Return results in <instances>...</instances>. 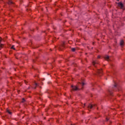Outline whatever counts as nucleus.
Instances as JSON below:
<instances>
[{
  "instance_id": "obj_1",
  "label": "nucleus",
  "mask_w": 125,
  "mask_h": 125,
  "mask_svg": "<svg viewBox=\"0 0 125 125\" xmlns=\"http://www.w3.org/2000/svg\"><path fill=\"white\" fill-rule=\"evenodd\" d=\"M83 85H84V83L82 82V83H79V84H78V86H74L72 85L71 87L72 88V90L77 91L81 89V88H80V86H83Z\"/></svg>"
},
{
  "instance_id": "obj_2",
  "label": "nucleus",
  "mask_w": 125,
  "mask_h": 125,
  "mask_svg": "<svg viewBox=\"0 0 125 125\" xmlns=\"http://www.w3.org/2000/svg\"><path fill=\"white\" fill-rule=\"evenodd\" d=\"M118 6L123 9V8H124V4H123L122 2H120L118 3Z\"/></svg>"
},
{
  "instance_id": "obj_3",
  "label": "nucleus",
  "mask_w": 125,
  "mask_h": 125,
  "mask_svg": "<svg viewBox=\"0 0 125 125\" xmlns=\"http://www.w3.org/2000/svg\"><path fill=\"white\" fill-rule=\"evenodd\" d=\"M104 59L107 61H110V57L109 56H105L104 57Z\"/></svg>"
},
{
  "instance_id": "obj_4",
  "label": "nucleus",
  "mask_w": 125,
  "mask_h": 125,
  "mask_svg": "<svg viewBox=\"0 0 125 125\" xmlns=\"http://www.w3.org/2000/svg\"><path fill=\"white\" fill-rule=\"evenodd\" d=\"M97 73L99 74H102V69H97Z\"/></svg>"
},
{
  "instance_id": "obj_5",
  "label": "nucleus",
  "mask_w": 125,
  "mask_h": 125,
  "mask_svg": "<svg viewBox=\"0 0 125 125\" xmlns=\"http://www.w3.org/2000/svg\"><path fill=\"white\" fill-rule=\"evenodd\" d=\"M112 90H113L111 89V88H109V89H108V92L109 94H110V95H112V94H113V92H112Z\"/></svg>"
},
{
  "instance_id": "obj_6",
  "label": "nucleus",
  "mask_w": 125,
  "mask_h": 125,
  "mask_svg": "<svg viewBox=\"0 0 125 125\" xmlns=\"http://www.w3.org/2000/svg\"><path fill=\"white\" fill-rule=\"evenodd\" d=\"M88 109H92V108H93V105H92L91 104H89L88 105Z\"/></svg>"
},
{
  "instance_id": "obj_7",
  "label": "nucleus",
  "mask_w": 125,
  "mask_h": 125,
  "mask_svg": "<svg viewBox=\"0 0 125 125\" xmlns=\"http://www.w3.org/2000/svg\"><path fill=\"white\" fill-rule=\"evenodd\" d=\"M8 4H9V5H11V4H14V3L12 2V0H9V1H8Z\"/></svg>"
},
{
  "instance_id": "obj_8",
  "label": "nucleus",
  "mask_w": 125,
  "mask_h": 125,
  "mask_svg": "<svg viewBox=\"0 0 125 125\" xmlns=\"http://www.w3.org/2000/svg\"><path fill=\"white\" fill-rule=\"evenodd\" d=\"M125 43V42L123 41V40H121L120 41V45L121 46H124V43Z\"/></svg>"
},
{
  "instance_id": "obj_9",
  "label": "nucleus",
  "mask_w": 125,
  "mask_h": 125,
  "mask_svg": "<svg viewBox=\"0 0 125 125\" xmlns=\"http://www.w3.org/2000/svg\"><path fill=\"white\" fill-rule=\"evenodd\" d=\"M92 64L94 66V67H96V65H96V64H98V62L93 61L92 62Z\"/></svg>"
},
{
  "instance_id": "obj_10",
  "label": "nucleus",
  "mask_w": 125,
  "mask_h": 125,
  "mask_svg": "<svg viewBox=\"0 0 125 125\" xmlns=\"http://www.w3.org/2000/svg\"><path fill=\"white\" fill-rule=\"evenodd\" d=\"M35 84L36 85V86L34 88V89H36V88H37V86H39V84H38L37 83H35Z\"/></svg>"
},
{
  "instance_id": "obj_11",
  "label": "nucleus",
  "mask_w": 125,
  "mask_h": 125,
  "mask_svg": "<svg viewBox=\"0 0 125 125\" xmlns=\"http://www.w3.org/2000/svg\"><path fill=\"white\" fill-rule=\"evenodd\" d=\"M71 50L73 52H75L76 51V48H71Z\"/></svg>"
},
{
  "instance_id": "obj_12",
  "label": "nucleus",
  "mask_w": 125,
  "mask_h": 125,
  "mask_svg": "<svg viewBox=\"0 0 125 125\" xmlns=\"http://www.w3.org/2000/svg\"><path fill=\"white\" fill-rule=\"evenodd\" d=\"M7 112L10 115H11L12 112H10L8 109L7 110Z\"/></svg>"
},
{
  "instance_id": "obj_13",
  "label": "nucleus",
  "mask_w": 125,
  "mask_h": 125,
  "mask_svg": "<svg viewBox=\"0 0 125 125\" xmlns=\"http://www.w3.org/2000/svg\"><path fill=\"white\" fill-rule=\"evenodd\" d=\"M7 112L10 115H11L12 112H10L8 109L7 110Z\"/></svg>"
},
{
  "instance_id": "obj_14",
  "label": "nucleus",
  "mask_w": 125,
  "mask_h": 125,
  "mask_svg": "<svg viewBox=\"0 0 125 125\" xmlns=\"http://www.w3.org/2000/svg\"><path fill=\"white\" fill-rule=\"evenodd\" d=\"M7 112L10 115H11L12 112H10L8 109L7 110Z\"/></svg>"
},
{
  "instance_id": "obj_15",
  "label": "nucleus",
  "mask_w": 125,
  "mask_h": 125,
  "mask_svg": "<svg viewBox=\"0 0 125 125\" xmlns=\"http://www.w3.org/2000/svg\"><path fill=\"white\" fill-rule=\"evenodd\" d=\"M113 87H114V88L117 87V83H115V84L113 86Z\"/></svg>"
},
{
  "instance_id": "obj_16",
  "label": "nucleus",
  "mask_w": 125,
  "mask_h": 125,
  "mask_svg": "<svg viewBox=\"0 0 125 125\" xmlns=\"http://www.w3.org/2000/svg\"><path fill=\"white\" fill-rule=\"evenodd\" d=\"M11 48H12V49H14V50H15V48H14V46H12L11 47Z\"/></svg>"
},
{
  "instance_id": "obj_17",
  "label": "nucleus",
  "mask_w": 125,
  "mask_h": 125,
  "mask_svg": "<svg viewBox=\"0 0 125 125\" xmlns=\"http://www.w3.org/2000/svg\"><path fill=\"white\" fill-rule=\"evenodd\" d=\"M22 103L25 102V99H22Z\"/></svg>"
},
{
  "instance_id": "obj_18",
  "label": "nucleus",
  "mask_w": 125,
  "mask_h": 125,
  "mask_svg": "<svg viewBox=\"0 0 125 125\" xmlns=\"http://www.w3.org/2000/svg\"><path fill=\"white\" fill-rule=\"evenodd\" d=\"M106 121H109V119H108V118H106Z\"/></svg>"
},
{
  "instance_id": "obj_19",
  "label": "nucleus",
  "mask_w": 125,
  "mask_h": 125,
  "mask_svg": "<svg viewBox=\"0 0 125 125\" xmlns=\"http://www.w3.org/2000/svg\"><path fill=\"white\" fill-rule=\"evenodd\" d=\"M0 42H1V38H0Z\"/></svg>"
},
{
  "instance_id": "obj_20",
  "label": "nucleus",
  "mask_w": 125,
  "mask_h": 125,
  "mask_svg": "<svg viewBox=\"0 0 125 125\" xmlns=\"http://www.w3.org/2000/svg\"><path fill=\"white\" fill-rule=\"evenodd\" d=\"M0 47H2V44H1L0 45Z\"/></svg>"
},
{
  "instance_id": "obj_21",
  "label": "nucleus",
  "mask_w": 125,
  "mask_h": 125,
  "mask_svg": "<svg viewBox=\"0 0 125 125\" xmlns=\"http://www.w3.org/2000/svg\"><path fill=\"white\" fill-rule=\"evenodd\" d=\"M24 83H28V82H27V81H24Z\"/></svg>"
},
{
  "instance_id": "obj_22",
  "label": "nucleus",
  "mask_w": 125,
  "mask_h": 125,
  "mask_svg": "<svg viewBox=\"0 0 125 125\" xmlns=\"http://www.w3.org/2000/svg\"><path fill=\"white\" fill-rule=\"evenodd\" d=\"M98 59L100 58V56H98Z\"/></svg>"
},
{
  "instance_id": "obj_23",
  "label": "nucleus",
  "mask_w": 125,
  "mask_h": 125,
  "mask_svg": "<svg viewBox=\"0 0 125 125\" xmlns=\"http://www.w3.org/2000/svg\"><path fill=\"white\" fill-rule=\"evenodd\" d=\"M28 89H30V87H28Z\"/></svg>"
},
{
  "instance_id": "obj_24",
  "label": "nucleus",
  "mask_w": 125,
  "mask_h": 125,
  "mask_svg": "<svg viewBox=\"0 0 125 125\" xmlns=\"http://www.w3.org/2000/svg\"><path fill=\"white\" fill-rule=\"evenodd\" d=\"M60 50H62V49L61 48H60Z\"/></svg>"
},
{
  "instance_id": "obj_25",
  "label": "nucleus",
  "mask_w": 125,
  "mask_h": 125,
  "mask_svg": "<svg viewBox=\"0 0 125 125\" xmlns=\"http://www.w3.org/2000/svg\"><path fill=\"white\" fill-rule=\"evenodd\" d=\"M40 88H42V87H41V86H40Z\"/></svg>"
},
{
  "instance_id": "obj_26",
  "label": "nucleus",
  "mask_w": 125,
  "mask_h": 125,
  "mask_svg": "<svg viewBox=\"0 0 125 125\" xmlns=\"http://www.w3.org/2000/svg\"><path fill=\"white\" fill-rule=\"evenodd\" d=\"M48 83H50V82H48Z\"/></svg>"
},
{
  "instance_id": "obj_27",
  "label": "nucleus",
  "mask_w": 125,
  "mask_h": 125,
  "mask_svg": "<svg viewBox=\"0 0 125 125\" xmlns=\"http://www.w3.org/2000/svg\"><path fill=\"white\" fill-rule=\"evenodd\" d=\"M84 106H85V104H84Z\"/></svg>"
},
{
  "instance_id": "obj_28",
  "label": "nucleus",
  "mask_w": 125,
  "mask_h": 125,
  "mask_svg": "<svg viewBox=\"0 0 125 125\" xmlns=\"http://www.w3.org/2000/svg\"><path fill=\"white\" fill-rule=\"evenodd\" d=\"M62 46H64V45H62Z\"/></svg>"
},
{
  "instance_id": "obj_29",
  "label": "nucleus",
  "mask_w": 125,
  "mask_h": 125,
  "mask_svg": "<svg viewBox=\"0 0 125 125\" xmlns=\"http://www.w3.org/2000/svg\"><path fill=\"white\" fill-rule=\"evenodd\" d=\"M94 106H95V104H94Z\"/></svg>"
},
{
  "instance_id": "obj_30",
  "label": "nucleus",
  "mask_w": 125,
  "mask_h": 125,
  "mask_svg": "<svg viewBox=\"0 0 125 125\" xmlns=\"http://www.w3.org/2000/svg\"><path fill=\"white\" fill-rule=\"evenodd\" d=\"M118 1H119V0H117Z\"/></svg>"
}]
</instances>
